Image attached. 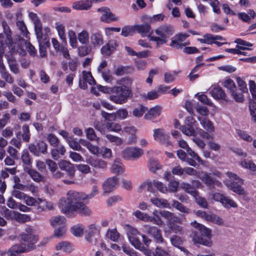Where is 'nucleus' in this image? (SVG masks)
Here are the masks:
<instances>
[{"mask_svg":"<svg viewBox=\"0 0 256 256\" xmlns=\"http://www.w3.org/2000/svg\"><path fill=\"white\" fill-rule=\"evenodd\" d=\"M134 215L136 218L146 222H152L159 226H162L164 224L162 220H157L155 218H154V215H153V216H150L147 214L142 212L140 210H136L135 212H134Z\"/></svg>","mask_w":256,"mask_h":256,"instance_id":"nucleus-14","label":"nucleus"},{"mask_svg":"<svg viewBox=\"0 0 256 256\" xmlns=\"http://www.w3.org/2000/svg\"><path fill=\"white\" fill-rule=\"evenodd\" d=\"M50 222L52 227H60L64 226L66 218L63 216H57L52 217Z\"/></svg>","mask_w":256,"mask_h":256,"instance_id":"nucleus-30","label":"nucleus"},{"mask_svg":"<svg viewBox=\"0 0 256 256\" xmlns=\"http://www.w3.org/2000/svg\"><path fill=\"white\" fill-rule=\"evenodd\" d=\"M106 236L108 238L112 241L116 242L120 237V234L116 228L110 230L108 229L106 233Z\"/></svg>","mask_w":256,"mask_h":256,"instance_id":"nucleus-41","label":"nucleus"},{"mask_svg":"<svg viewBox=\"0 0 256 256\" xmlns=\"http://www.w3.org/2000/svg\"><path fill=\"white\" fill-rule=\"evenodd\" d=\"M87 162L96 170H104L107 167V162L102 159L90 158Z\"/></svg>","mask_w":256,"mask_h":256,"instance_id":"nucleus-21","label":"nucleus"},{"mask_svg":"<svg viewBox=\"0 0 256 256\" xmlns=\"http://www.w3.org/2000/svg\"><path fill=\"white\" fill-rule=\"evenodd\" d=\"M170 242L174 246L178 247L184 252H186V250H185L184 248L180 247L182 244V240L179 236L176 235L173 236L170 238Z\"/></svg>","mask_w":256,"mask_h":256,"instance_id":"nucleus-45","label":"nucleus"},{"mask_svg":"<svg viewBox=\"0 0 256 256\" xmlns=\"http://www.w3.org/2000/svg\"><path fill=\"white\" fill-rule=\"evenodd\" d=\"M67 142L70 147L74 150L81 151L82 148L79 142L77 141V139L72 137Z\"/></svg>","mask_w":256,"mask_h":256,"instance_id":"nucleus-44","label":"nucleus"},{"mask_svg":"<svg viewBox=\"0 0 256 256\" xmlns=\"http://www.w3.org/2000/svg\"><path fill=\"white\" fill-rule=\"evenodd\" d=\"M18 212L10 210L6 207L2 208L1 210V214L7 219H16Z\"/></svg>","mask_w":256,"mask_h":256,"instance_id":"nucleus-38","label":"nucleus"},{"mask_svg":"<svg viewBox=\"0 0 256 256\" xmlns=\"http://www.w3.org/2000/svg\"><path fill=\"white\" fill-rule=\"evenodd\" d=\"M130 244L136 249L140 250H144V246L141 243L140 241L138 238V236L136 238H131L128 240Z\"/></svg>","mask_w":256,"mask_h":256,"instance_id":"nucleus-60","label":"nucleus"},{"mask_svg":"<svg viewBox=\"0 0 256 256\" xmlns=\"http://www.w3.org/2000/svg\"><path fill=\"white\" fill-rule=\"evenodd\" d=\"M202 126L208 132H213L214 131L215 128L213 123L208 118H198Z\"/></svg>","mask_w":256,"mask_h":256,"instance_id":"nucleus-23","label":"nucleus"},{"mask_svg":"<svg viewBox=\"0 0 256 256\" xmlns=\"http://www.w3.org/2000/svg\"><path fill=\"white\" fill-rule=\"evenodd\" d=\"M46 140L50 146L54 147L58 146L60 141L58 138L53 134H48L46 136Z\"/></svg>","mask_w":256,"mask_h":256,"instance_id":"nucleus-53","label":"nucleus"},{"mask_svg":"<svg viewBox=\"0 0 256 256\" xmlns=\"http://www.w3.org/2000/svg\"><path fill=\"white\" fill-rule=\"evenodd\" d=\"M172 205L174 208L181 212L186 214H188L190 212V208H188L178 200H172Z\"/></svg>","mask_w":256,"mask_h":256,"instance_id":"nucleus-34","label":"nucleus"},{"mask_svg":"<svg viewBox=\"0 0 256 256\" xmlns=\"http://www.w3.org/2000/svg\"><path fill=\"white\" fill-rule=\"evenodd\" d=\"M182 132L187 136H194L196 134V130L194 126H182L179 128Z\"/></svg>","mask_w":256,"mask_h":256,"instance_id":"nucleus-40","label":"nucleus"},{"mask_svg":"<svg viewBox=\"0 0 256 256\" xmlns=\"http://www.w3.org/2000/svg\"><path fill=\"white\" fill-rule=\"evenodd\" d=\"M135 26H126L122 28L121 35L124 37L132 36L135 33Z\"/></svg>","mask_w":256,"mask_h":256,"instance_id":"nucleus-42","label":"nucleus"},{"mask_svg":"<svg viewBox=\"0 0 256 256\" xmlns=\"http://www.w3.org/2000/svg\"><path fill=\"white\" fill-rule=\"evenodd\" d=\"M34 30L39 44L40 58H44L47 55L46 48L48 46L49 42L46 40V36L42 34V24L38 20L35 21Z\"/></svg>","mask_w":256,"mask_h":256,"instance_id":"nucleus-7","label":"nucleus"},{"mask_svg":"<svg viewBox=\"0 0 256 256\" xmlns=\"http://www.w3.org/2000/svg\"><path fill=\"white\" fill-rule=\"evenodd\" d=\"M83 228L80 224L74 226L70 229L72 234L76 236H81L83 234Z\"/></svg>","mask_w":256,"mask_h":256,"instance_id":"nucleus-57","label":"nucleus"},{"mask_svg":"<svg viewBox=\"0 0 256 256\" xmlns=\"http://www.w3.org/2000/svg\"><path fill=\"white\" fill-rule=\"evenodd\" d=\"M105 136L110 142L114 144L116 146H119L123 143V140L122 138L118 136L110 134H107Z\"/></svg>","mask_w":256,"mask_h":256,"instance_id":"nucleus-46","label":"nucleus"},{"mask_svg":"<svg viewBox=\"0 0 256 256\" xmlns=\"http://www.w3.org/2000/svg\"><path fill=\"white\" fill-rule=\"evenodd\" d=\"M224 86L230 90V93L234 90H236V87L234 82L230 78L224 80Z\"/></svg>","mask_w":256,"mask_h":256,"instance_id":"nucleus-62","label":"nucleus"},{"mask_svg":"<svg viewBox=\"0 0 256 256\" xmlns=\"http://www.w3.org/2000/svg\"><path fill=\"white\" fill-rule=\"evenodd\" d=\"M153 137L155 140L164 144H168L169 136L162 128H156L153 130Z\"/></svg>","mask_w":256,"mask_h":256,"instance_id":"nucleus-15","label":"nucleus"},{"mask_svg":"<svg viewBox=\"0 0 256 256\" xmlns=\"http://www.w3.org/2000/svg\"><path fill=\"white\" fill-rule=\"evenodd\" d=\"M3 32L0 33V55L4 54V48L7 46L12 52H18L20 55L25 54V51L22 47V44H18L16 47V44L13 42L12 32L6 21L2 24Z\"/></svg>","mask_w":256,"mask_h":256,"instance_id":"nucleus-3","label":"nucleus"},{"mask_svg":"<svg viewBox=\"0 0 256 256\" xmlns=\"http://www.w3.org/2000/svg\"><path fill=\"white\" fill-rule=\"evenodd\" d=\"M112 171L113 173L120 174L124 172V166L119 160H115L112 166Z\"/></svg>","mask_w":256,"mask_h":256,"instance_id":"nucleus-43","label":"nucleus"},{"mask_svg":"<svg viewBox=\"0 0 256 256\" xmlns=\"http://www.w3.org/2000/svg\"><path fill=\"white\" fill-rule=\"evenodd\" d=\"M211 96L217 100H222L228 101L226 96L222 88L218 86L214 87L210 92Z\"/></svg>","mask_w":256,"mask_h":256,"instance_id":"nucleus-24","label":"nucleus"},{"mask_svg":"<svg viewBox=\"0 0 256 256\" xmlns=\"http://www.w3.org/2000/svg\"><path fill=\"white\" fill-rule=\"evenodd\" d=\"M147 110L148 108L146 106L142 104H138L133 109L132 114L134 117L140 118L143 116Z\"/></svg>","mask_w":256,"mask_h":256,"instance_id":"nucleus-33","label":"nucleus"},{"mask_svg":"<svg viewBox=\"0 0 256 256\" xmlns=\"http://www.w3.org/2000/svg\"><path fill=\"white\" fill-rule=\"evenodd\" d=\"M8 62L10 71L14 74L20 73V68L15 59L10 57L8 59Z\"/></svg>","mask_w":256,"mask_h":256,"instance_id":"nucleus-36","label":"nucleus"},{"mask_svg":"<svg viewBox=\"0 0 256 256\" xmlns=\"http://www.w3.org/2000/svg\"><path fill=\"white\" fill-rule=\"evenodd\" d=\"M148 167L150 171L155 172L157 170L160 169L161 166L157 160L150 159L148 162Z\"/></svg>","mask_w":256,"mask_h":256,"instance_id":"nucleus-50","label":"nucleus"},{"mask_svg":"<svg viewBox=\"0 0 256 256\" xmlns=\"http://www.w3.org/2000/svg\"><path fill=\"white\" fill-rule=\"evenodd\" d=\"M154 180L152 182L150 180H147L140 185V188L146 189L148 192H154V191L153 187L154 186Z\"/></svg>","mask_w":256,"mask_h":256,"instance_id":"nucleus-56","label":"nucleus"},{"mask_svg":"<svg viewBox=\"0 0 256 256\" xmlns=\"http://www.w3.org/2000/svg\"><path fill=\"white\" fill-rule=\"evenodd\" d=\"M250 93L253 98H254L255 100L250 102L249 108L252 120L254 122H256V90L250 92Z\"/></svg>","mask_w":256,"mask_h":256,"instance_id":"nucleus-27","label":"nucleus"},{"mask_svg":"<svg viewBox=\"0 0 256 256\" xmlns=\"http://www.w3.org/2000/svg\"><path fill=\"white\" fill-rule=\"evenodd\" d=\"M98 232L99 228L98 226L95 224H90L86 230V240L92 245H96L98 242L94 235Z\"/></svg>","mask_w":256,"mask_h":256,"instance_id":"nucleus-11","label":"nucleus"},{"mask_svg":"<svg viewBox=\"0 0 256 256\" xmlns=\"http://www.w3.org/2000/svg\"><path fill=\"white\" fill-rule=\"evenodd\" d=\"M28 252V250L24 247V244H15L12 246L8 251L7 254L8 256H15L19 253Z\"/></svg>","mask_w":256,"mask_h":256,"instance_id":"nucleus-22","label":"nucleus"},{"mask_svg":"<svg viewBox=\"0 0 256 256\" xmlns=\"http://www.w3.org/2000/svg\"><path fill=\"white\" fill-rule=\"evenodd\" d=\"M146 232L153 236L156 242L158 244H162L164 239L162 236L161 231L155 226L146 224L144 226Z\"/></svg>","mask_w":256,"mask_h":256,"instance_id":"nucleus-12","label":"nucleus"},{"mask_svg":"<svg viewBox=\"0 0 256 256\" xmlns=\"http://www.w3.org/2000/svg\"><path fill=\"white\" fill-rule=\"evenodd\" d=\"M135 30L140 34L142 37L147 36L150 39L152 37V28L149 24H136Z\"/></svg>","mask_w":256,"mask_h":256,"instance_id":"nucleus-18","label":"nucleus"},{"mask_svg":"<svg viewBox=\"0 0 256 256\" xmlns=\"http://www.w3.org/2000/svg\"><path fill=\"white\" fill-rule=\"evenodd\" d=\"M25 170L36 182H40L43 180L44 177L36 170L27 168Z\"/></svg>","mask_w":256,"mask_h":256,"instance_id":"nucleus-32","label":"nucleus"},{"mask_svg":"<svg viewBox=\"0 0 256 256\" xmlns=\"http://www.w3.org/2000/svg\"><path fill=\"white\" fill-rule=\"evenodd\" d=\"M22 138L23 141L28 142L30 140V134L29 130V127L27 124H24L22 126Z\"/></svg>","mask_w":256,"mask_h":256,"instance_id":"nucleus-55","label":"nucleus"},{"mask_svg":"<svg viewBox=\"0 0 256 256\" xmlns=\"http://www.w3.org/2000/svg\"><path fill=\"white\" fill-rule=\"evenodd\" d=\"M200 178L210 188H214V179L210 176V174L202 172L199 175Z\"/></svg>","mask_w":256,"mask_h":256,"instance_id":"nucleus-29","label":"nucleus"},{"mask_svg":"<svg viewBox=\"0 0 256 256\" xmlns=\"http://www.w3.org/2000/svg\"><path fill=\"white\" fill-rule=\"evenodd\" d=\"M18 238L28 252L36 248V244L38 240V236L36 234V230L32 226H26L24 232L19 235Z\"/></svg>","mask_w":256,"mask_h":256,"instance_id":"nucleus-4","label":"nucleus"},{"mask_svg":"<svg viewBox=\"0 0 256 256\" xmlns=\"http://www.w3.org/2000/svg\"><path fill=\"white\" fill-rule=\"evenodd\" d=\"M16 25L18 30L20 31L21 34L24 36L28 38L29 32L24 22L23 21L18 20L16 22Z\"/></svg>","mask_w":256,"mask_h":256,"instance_id":"nucleus-54","label":"nucleus"},{"mask_svg":"<svg viewBox=\"0 0 256 256\" xmlns=\"http://www.w3.org/2000/svg\"><path fill=\"white\" fill-rule=\"evenodd\" d=\"M208 222H210L219 226H222L224 225V220L220 216L214 214H210Z\"/></svg>","mask_w":256,"mask_h":256,"instance_id":"nucleus-37","label":"nucleus"},{"mask_svg":"<svg viewBox=\"0 0 256 256\" xmlns=\"http://www.w3.org/2000/svg\"><path fill=\"white\" fill-rule=\"evenodd\" d=\"M92 6V0H82L74 3L72 8L78 10H87Z\"/></svg>","mask_w":256,"mask_h":256,"instance_id":"nucleus-25","label":"nucleus"},{"mask_svg":"<svg viewBox=\"0 0 256 256\" xmlns=\"http://www.w3.org/2000/svg\"><path fill=\"white\" fill-rule=\"evenodd\" d=\"M128 116V110L126 108L118 109L114 113V118H118L120 120H124L127 118Z\"/></svg>","mask_w":256,"mask_h":256,"instance_id":"nucleus-63","label":"nucleus"},{"mask_svg":"<svg viewBox=\"0 0 256 256\" xmlns=\"http://www.w3.org/2000/svg\"><path fill=\"white\" fill-rule=\"evenodd\" d=\"M240 164L242 167L249 169L252 171H255L256 170V164L250 160H244L242 161Z\"/></svg>","mask_w":256,"mask_h":256,"instance_id":"nucleus-61","label":"nucleus"},{"mask_svg":"<svg viewBox=\"0 0 256 256\" xmlns=\"http://www.w3.org/2000/svg\"><path fill=\"white\" fill-rule=\"evenodd\" d=\"M106 128L109 130L114 132H119L121 129V126L114 122H107L106 124Z\"/></svg>","mask_w":256,"mask_h":256,"instance_id":"nucleus-58","label":"nucleus"},{"mask_svg":"<svg viewBox=\"0 0 256 256\" xmlns=\"http://www.w3.org/2000/svg\"><path fill=\"white\" fill-rule=\"evenodd\" d=\"M222 204L226 208H236L238 207L237 204L234 200L226 196H224Z\"/></svg>","mask_w":256,"mask_h":256,"instance_id":"nucleus-51","label":"nucleus"},{"mask_svg":"<svg viewBox=\"0 0 256 256\" xmlns=\"http://www.w3.org/2000/svg\"><path fill=\"white\" fill-rule=\"evenodd\" d=\"M161 108L159 106H156L151 108L144 115V118L148 120H152L158 116L160 114Z\"/></svg>","mask_w":256,"mask_h":256,"instance_id":"nucleus-26","label":"nucleus"},{"mask_svg":"<svg viewBox=\"0 0 256 256\" xmlns=\"http://www.w3.org/2000/svg\"><path fill=\"white\" fill-rule=\"evenodd\" d=\"M154 256H169L168 252L161 247L157 246L154 252H153Z\"/></svg>","mask_w":256,"mask_h":256,"instance_id":"nucleus-64","label":"nucleus"},{"mask_svg":"<svg viewBox=\"0 0 256 256\" xmlns=\"http://www.w3.org/2000/svg\"><path fill=\"white\" fill-rule=\"evenodd\" d=\"M89 38V34L86 30H83L78 34V39L82 44H88Z\"/></svg>","mask_w":256,"mask_h":256,"instance_id":"nucleus-39","label":"nucleus"},{"mask_svg":"<svg viewBox=\"0 0 256 256\" xmlns=\"http://www.w3.org/2000/svg\"><path fill=\"white\" fill-rule=\"evenodd\" d=\"M56 250H62L65 252H70L71 251V246L68 242H59L56 246Z\"/></svg>","mask_w":256,"mask_h":256,"instance_id":"nucleus-52","label":"nucleus"},{"mask_svg":"<svg viewBox=\"0 0 256 256\" xmlns=\"http://www.w3.org/2000/svg\"><path fill=\"white\" fill-rule=\"evenodd\" d=\"M181 188L184 190L186 192L190 194L192 196H196L197 190H195L190 184L187 183H182L180 186Z\"/></svg>","mask_w":256,"mask_h":256,"instance_id":"nucleus-49","label":"nucleus"},{"mask_svg":"<svg viewBox=\"0 0 256 256\" xmlns=\"http://www.w3.org/2000/svg\"><path fill=\"white\" fill-rule=\"evenodd\" d=\"M78 54L80 56H84L91 52L92 46L88 44H82L78 48Z\"/></svg>","mask_w":256,"mask_h":256,"instance_id":"nucleus-35","label":"nucleus"},{"mask_svg":"<svg viewBox=\"0 0 256 256\" xmlns=\"http://www.w3.org/2000/svg\"><path fill=\"white\" fill-rule=\"evenodd\" d=\"M155 33L158 36L150 37V40L155 42L156 46L159 47L168 42V38L174 34V30L170 25H163L156 29Z\"/></svg>","mask_w":256,"mask_h":256,"instance_id":"nucleus-6","label":"nucleus"},{"mask_svg":"<svg viewBox=\"0 0 256 256\" xmlns=\"http://www.w3.org/2000/svg\"><path fill=\"white\" fill-rule=\"evenodd\" d=\"M127 235L128 240H130L131 238H136L140 236V233L135 228L128 226L127 228Z\"/></svg>","mask_w":256,"mask_h":256,"instance_id":"nucleus-59","label":"nucleus"},{"mask_svg":"<svg viewBox=\"0 0 256 256\" xmlns=\"http://www.w3.org/2000/svg\"><path fill=\"white\" fill-rule=\"evenodd\" d=\"M191 225L197 229L201 234L200 236H195L194 240L195 242L207 246H210L212 244V230L204 225L194 221L191 222Z\"/></svg>","mask_w":256,"mask_h":256,"instance_id":"nucleus-5","label":"nucleus"},{"mask_svg":"<svg viewBox=\"0 0 256 256\" xmlns=\"http://www.w3.org/2000/svg\"><path fill=\"white\" fill-rule=\"evenodd\" d=\"M87 83L90 85H94L96 83L90 72L82 71V77L79 80V86L86 90L88 88Z\"/></svg>","mask_w":256,"mask_h":256,"instance_id":"nucleus-13","label":"nucleus"},{"mask_svg":"<svg viewBox=\"0 0 256 256\" xmlns=\"http://www.w3.org/2000/svg\"><path fill=\"white\" fill-rule=\"evenodd\" d=\"M68 36L70 40V44L72 48H76L78 46V42L76 32L72 30L68 32Z\"/></svg>","mask_w":256,"mask_h":256,"instance_id":"nucleus-48","label":"nucleus"},{"mask_svg":"<svg viewBox=\"0 0 256 256\" xmlns=\"http://www.w3.org/2000/svg\"><path fill=\"white\" fill-rule=\"evenodd\" d=\"M60 168L67 172L70 178H72L74 176L75 168L74 165L66 160H62L59 162Z\"/></svg>","mask_w":256,"mask_h":256,"instance_id":"nucleus-19","label":"nucleus"},{"mask_svg":"<svg viewBox=\"0 0 256 256\" xmlns=\"http://www.w3.org/2000/svg\"><path fill=\"white\" fill-rule=\"evenodd\" d=\"M84 193L69 190L66 198L60 200L58 206L61 211L68 215L74 213L88 216L92 214L90 210L81 201L85 200Z\"/></svg>","mask_w":256,"mask_h":256,"instance_id":"nucleus-1","label":"nucleus"},{"mask_svg":"<svg viewBox=\"0 0 256 256\" xmlns=\"http://www.w3.org/2000/svg\"><path fill=\"white\" fill-rule=\"evenodd\" d=\"M152 214L154 215V218H155L157 220H161L160 218L163 217L170 220L174 216L173 213L166 210L158 211L157 210H155L153 212Z\"/></svg>","mask_w":256,"mask_h":256,"instance_id":"nucleus-28","label":"nucleus"},{"mask_svg":"<svg viewBox=\"0 0 256 256\" xmlns=\"http://www.w3.org/2000/svg\"><path fill=\"white\" fill-rule=\"evenodd\" d=\"M97 11L100 13V20L102 22L108 24L118 20V18L113 14L108 7L98 8Z\"/></svg>","mask_w":256,"mask_h":256,"instance_id":"nucleus-10","label":"nucleus"},{"mask_svg":"<svg viewBox=\"0 0 256 256\" xmlns=\"http://www.w3.org/2000/svg\"><path fill=\"white\" fill-rule=\"evenodd\" d=\"M226 174L230 178L224 182L228 188L238 194H245V190L241 186L244 183L243 180L231 172H227Z\"/></svg>","mask_w":256,"mask_h":256,"instance_id":"nucleus-8","label":"nucleus"},{"mask_svg":"<svg viewBox=\"0 0 256 256\" xmlns=\"http://www.w3.org/2000/svg\"><path fill=\"white\" fill-rule=\"evenodd\" d=\"M143 154L144 150L140 148L128 146L122 150L121 156L126 160H136L139 158Z\"/></svg>","mask_w":256,"mask_h":256,"instance_id":"nucleus-9","label":"nucleus"},{"mask_svg":"<svg viewBox=\"0 0 256 256\" xmlns=\"http://www.w3.org/2000/svg\"><path fill=\"white\" fill-rule=\"evenodd\" d=\"M118 185V179L116 176H112L106 180L102 184L104 193H109L116 188Z\"/></svg>","mask_w":256,"mask_h":256,"instance_id":"nucleus-16","label":"nucleus"},{"mask_svg":"<svg viewBox=\"0 0 256 256\" xmlns=\"http://www.w3.org/2000/svg\"><path fill=\"white\" fill-rule=\"evenodd\" d=\"M36 206V209L37 212H41L46 210H50L54 209V204L50 202L46 201L40 198H38V201Z\"/></svg>","mask_w":256,"mask_h":256,"instance_id":"nucleus-17","label":"nucleus"},{"mask_svg":"<svg viewBox=\"0 0 256 256\" xmlns=\"http://www.w3.org/2000/svg\"><path fill=\"white\" fill-rule=\"evenodd\" d=\"M150 202L154 206L163 208H170V204L168 203V201L163 198H152L150 199Z\"/></svg>","mask_w":256,"mask_h":256,"instance_id":"nucleus-31","label":"nucleus"},{"mask_svg":"<svg viewBox=\"0 0 256 256\" xmlns=\"http://www.w3.org/2000/svg\"><path fill=\"white\" fill-rule=\"evenodd\" d=\"M56 29L58 36L63 42L66 44V38L65 34V28L62 24H56Z\"/></svg>","mask_w":256,"mask_h":256,"instance_id":"nucleus-47","label":"nucleus"},{"mask_svg":"<svg viewBox=\"0 0 256 256\" xmlns=\"http://www.w3.org/2000/svg\"><path fill=\"white\" fill-rule=\"evenodd\" d=\"M90 39L91 44L94 48H99L104 44L103 36L100 32H92L90 36Z\"/></svg>","mask_w":256,"mask_h":256,"instance_id":"nucleus-20","label":"nucleus"},{"mask_svg":"<svg viewBox=\"0 0 256 256\" xmlns=\"http://www.w3.org/2000/svg\"><path fill=\"white\" fill-rule=\"evenodd\" d=\"M132 80L128 78H124L118 80L117 82L118 86L113 87V92L110 96V100L116 104L126 103L132 94Z\"/></svg>","mask_w":256,"mask_h":256,"instance_id":"nucleus-2","label":"nucleus"}]
</instances>
